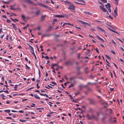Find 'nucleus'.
<instances>
[{"mask_svg":"<svg viewBox=\"0 0 124 124\" xmlns=\"http://www.w3.org/2000/svg\"><path fill=\"white\" fill-rule=\"evenodd\" d=\"M74 2L76 4H81V5H85V4H81V3H80L74 1Z\"/></svg>","mask_w":124,"mask_h":124,"instance_id":"nucleus-25","label":"nucleus"},{"mask_svg":"<svg viewBox=\"0 0 124 124\" xmlns=\"http://www.w3.org/2000/svg\"><path fill=\"white\" fill-rule=\"evenodd\" d=\"M34 88V87H31V88H29L28 89L26 90V91H27L31 89H32L33 88Z\"/></svg>","mask_w":124,"mask_h":124,"instance_id":"nucleus-38","label":"nucleus"},{"mask_svg":"<svg viewBox=\"0 0 124 124\" xmlns=\"http://www.w3.org/2000/svg\"><path fill=\"white\" fill-rule=\"evenodd\" d=\"M84 13L86 14H88L90 16H92V14L89 12L85 11L84 12Z\"/></svg>","mask_w":124,"mask_h":124,"instance_id":"nucleus-14","label":"nucleus"},{"mask_svg":"<svg viewBox=\"0 0 124 124\" xmlns=\"http://www.w3.org/2000/svg\"><path fill=\"white\" fill-rule=\"evenodd\" d=\"M36 85H37V89H39L40 88V87L39 86L38 84H37Z\"/></svg>","mask_w":124,"mask_h":124,"instance_id":"nucleus-49","label":"nucleus"},{"mask_svg":"<svg viewBox=\"0 0 124 124\" xmlns=\"http://www.w3.org/2000/svg\"><path fill=\"white\" fill-rule=\"evenodd\" d=\"M25 66L28 69H30V68L29 67H28L26 64Z\"/></svg>","mask_w":124,"mask_h":124,"instance_id":"nucleus-48","label":"nucleus"},{"mask_svg":"<svg viewBox=\"0 0 124 124\" xmlns=\"http://www.w3.org/2000/svg\"><path fill=\"white\" fill-rule=\"evenodd\" d=\"M117 7H116L115 8V9L114 10V12L116 14V16H117Z\"/></svg>","mask_w":124,"mask_h":124,"instance_id":"nucleus-12","label":"nucleus"},{"mask_svg":"<svg viewBox=\"0 0 124 124\" xmlns=\"http://www.w3.org/2000/svg\"><path fill=\"white\" fill-rule=\"evenodd\" d=\"M2 17H3L5 18H7V16L5 15H3L2 16Z\"/></svg>","mask_w":124,"mask_h":124,"instance_id":"nucleus-56","label":"nucleus"},{"mask_svg":"<svg viewBox=\"0 0 124 124\" xmlns=\"http://www.w3.org/2000/svg\"><path fill=\"white\" fill-rule=\"evenodd\" d=\"M108 9L109 12H111V9H110V8H109Z\"/></svg>","mask_w":124,"mask_h":124,"instance_id":"nucleus-62","label":"nucleus"},{"mask_svg":"<svg viewBox=\"0 0 124 124\" xmlns=\"http://www.w3.org/2000/svg\"><path fill=\"white\" fill-rule=\"evenodd\" d=\"M65 4L69 6L68 9L70 10H74L75 9V6L70 2L68 1H65Z\"/></svg>","mask_w":124,"mask_h":124,"instance_id":"nucleus-1","label":"nucleus"},{"mask_svg":"<svg viewBox=\"0 0 124 124\" xmlns=\"http://www.w3.org/2000/svg\"><path fill=\"white\" fill-rule=\"evenodd\" d=\"M120 61L122 62L123 63H124V60L122 59H120Z\"/></svg>","mask_w":124,"mask_h":124,"instance_id":"nucleus-51","label":"nucleus"},{"mask_svg":"<svg viewBox=\"0 0 124 124\" xmlns=\"http://www.w3.org/2000/svg\"><path fill=\"white\" fill-rule=\"evenodd\" d=\"M83 86L82 85H79L78 86V87L79 88V89L80 90H81V89H82V87Z\"/></svg>","mask_w":124,"mask_h":124,"instance_id":"nucleus-20","label":"nucleus"},{"mask_svg":"<svg viewBox=\"0 0 124 124\" xmlns=\"http://www.w3.org/2000/svg\"><path fill=\"white\" fill-rule=\"evenodd\" d=\"M96 36L99 39L102 41L103 42H105V41L102 38H100L98 36L96 35Z\"/></svg>","mask_w":124,"mask_h":124,"instance_id":"nucleus-8","label":"nucleus"},{"mask_svg":"<svg viewBox=\"0 0 124 124\" xmlns=\"http://www.w3.org/2000/svg\"><path fill=\"white\" fill-rule=\"evenodd\" d=\"M105 6L108 9L110 8L111 7L110 4L109 3H108L107 4L105 5Z\"/></svg>","mask_w":124,"mask_h":124,"instance_id":"nucleus-9","label":"nucleus"},{"mask_svg":"<svg viewBox=\"0 0 124 124\" xmlns=\"http://www.w3.org/2000/svg\"><path fill=\"white\" fill-rule=\"evenodd\" d=\"M39 6H41L42 7H44L46 8L48 7V6L45 5L44 4H43L41 3H39L38 4Z\"/></svg>","mask_w":124,"mask_h":124,"instance_id":"nucleus-4","label":"nucleus"},{"mask_svg":"<svg viewBox=\"0 0 124 124\" xmlns=\"http://www.w3.org/2000/svg\"><path fill=\"white\" fill-rule=\"evenodd\" d=\"M12 25L13 26V27L16 30H17V28H16V26L15 25V24H14L12 23Z\"/></svg>","mask_w":124,"mask_h":124,"instance_id":"nucleus-16","label":"nucleus"},{"mask_svg":"<svg viewBox=\"0 0 124 124\" xmlns=\"http://www.w3.org/2000/svg\"><path fill=\"white\" fill-rule=\"evenodd\" d=\"M94 50H95L96 52H97L98 53H99V51L97 49V48H95V49H94Z\"/></svg>","mask_w":124,"mask_h":124,"instance_id":"nucleus-41","label":"nucleus"},{"mask_svg":"<svg viewBox=\"0 0 124 124\" xmlns=\"http://www.w3.org/2000/svg\"><path fill=\"white\" fill-rule=\"evenodd\" d=\"M72 101L75 103H77L78 102V101L76 99L75 100H74V99H73V100H72Z\"/></svg>","mask_w":124,"mask_h":124,"instance_id":"nucleus-28","label":"nucleus"},{"mask_svg":"<svg viewBox=\"0 0 124 124\" xmlns=\"http://www.w3.org/2000/svg\"><path fill=\"white\" fill-rule=\"evenodd\" d=\"M7 23H9L11 22V20H9V19L7 20Z\"/></svg>","mask_w":124,"mask_h":124,"instance_id":"nucleus-35","label":"nucleus"},{"mask_svg":"<svg viewBox=\"0 0 124 124\" xmlns=\"http://www.w3.org/2000/svg\"><path fill=\"white\" fill-rule=\"evenodd\" d=\"M113 64H114V65L115 66V67L117 69H118V68L117 67V65L114 63H113Z\"/></svg>","mask_w":124,"mask_h":124,"instance_id":"nucleus-61","label":"nucleus"},{"mask_svg":"<svg viewBox=\"0 0 124 124\" xmlns=\"http://www.w3.org/2000/svg\"><path fill=\"white\" fill-rule=\"evenodd\" d=\"M112 41L114 45H116V42L113 40H112Z\"/></svg>","mask_w":124,"mask_h":124,"instance_id":"nucleus-44","label":"nucleus"},{"mask_svg":"<svg viewBox=\"0 0 124 124\" xmlns=\"http://www.w3.org/2000/svg\"><path fill=\"white\" fill-rule=\"evenodd\" d=\"M34 96L35 98L36 99H40V97H39L38 95H37L36 94H34Z\"/></svg>","mask_w":124,"mask_h":124,"instance_id":"nucleus-13","label":"nucleus"},{"mask_svg":"<svg viewBox=\"0 0 124 124\" xmlns=\"http://www.w3.org/2000/svg\"><path fill=\"white\" fill-rule=\"evenodd\" d=\"M121 49L124 52V49L123 48L121 47H120Z\"/></svg>","mask_w":124,"mask_h":124,"instance_id":"nucleus-64","label":"nucleus"},{"mask_svg":"<svg viewBox=\"0 0 124 124\" xmlns=\"http://www.w3.org/2000/svg\"><path fill=\"white\" fill-rule=\"evenodd\" d=\"M26 1L30 4H32V1L30 0H28Z\"/></svg>","mask_w":124,"mask_h":124,"instance_id":"nucleus-26","label":"nucleus"},{"mask_svg":"<svg viewBox=\"0 0 124 124\" xmlns=\"http://www.w3.org/2000/svg\"><path fill=\"white\" fill-rule=\"evenodd\" d=\"M30 48L31 49V53L34 52V50L32 46H31Z\"/></svg>","mask_w":124,"mask_h":124,"instance_id":"nucleus-19","label":"nucleus"},{"mask_svg":"<svg viewBox=\"0 0 124 124\" xmlns=\"http://www.w3.org/2000/svg\"><path fill=\"white\" fill-rule=\"evenodd\" d=\"M80 53H78V59H79L80 58Z\"/></svg>","mask_w":124,"mask_h":124,"instance_id":"nucleus-46","label":"nucleus"},{"mask_svg":"<svg viewBox=\"0 0 124 124\" xmlns=\"http://www.w3.org/2000/svg\"><path fill=\"white\" fill-rule=\"evenodd\" d=\"M22 18L23 19H25V16H24V15H22Z\"/></svg>","mask_w":124,"mask_h":124,"instance_id":"nucleus-55","label":"nucleus"},{"mask_svg":"<svg viewBox=\"0 0 124 124\" xmlns=\"http://www.w3.org/2000/svg\"><path fill=\"white\" fill-rule=\"evenodd\" d=\"M74 85V84L72 83H71V85H70L69 86V88H70L72 87Z\"/></svg>","mask_w":124,"mask_h":124,"instance_id":"nucleus-24","label":"nucleus"},{"mask_svg":"<svg viewBox=\"0 0 124 124\" xmlns=\"http://www.w3.org/2000/svg\"><path fill=\"white\" fill-rule=\"evenodd\" d=\"M69 97H70V98L71 99H72L73 100V99H74L73 98V97H72V96L70 95V94H69Z\"/></svg>","mask_w":124,"mask_h":124,"instance_id":"nucleus-32","label":"nucleus"},{"mask_svg":"<svg viewBox=\"0 0 124 124\" xmlns=\"http://www.w3.org/2000/svg\"><path fill=\"white\" fill-rule=\"evenodd\" d=\"M108 17L109 18H111L112 19H113V18L110 15H109L108 16Z\"/></svg>","mask_w":124,"mask_h":124,"instance_id":"nucleus-59","label":"nucleus"},{"mask_svg":"<svg viewBox=\"0 0 124 124\" xmlns=\"http://www.w3.org/2000/svg\"><path fill=\"white\" fill-rule=\"evenodd\" d=\"M102 10L104 12H106V11L107 10L104 8H103Z\"/></svg>","mask_w":124,"mask_h":124,"instance_id":"nucleus-33","label":"nucleus"},{"mask_svg":"<svg viewBox=\"0 0 124 124\" xmlns=\"http://www.w3.org/2000/svg\"><path fill=\"white\" fill-rule=\"evenodd\" d=\"M77 78V77L75 76H72L70 78V81H73L76 78Z\"/></svg>","mask_w":124,"mask_h":124,"instance_id":"nucleus-5","label":"nucleus"},{"mask_svg":"<svg viewBox=\"0 0 124 124\" xmlns=\"http://www.w3.org/2000/svg\"><path fill=\"white\" fill-rule=\"evenodd\" d=\"M116 1V5H117L118 4V2L119 1V0H115Z\"/></svg>","mask_w":124,"mask_h":124,"instance_id":"nucleus-31","label":"nucleus"},{"mask_svg":"<svg viewBox=\"0 0 124 124\" xmlns=\"http://www.w3.org/2000/svg\"><path fill=\"white\" fill-rule=\"evenodd\" d=\"M10 7H11L10 8V9H12V10H14L15 9L14 8H13V6L11 5L10 6Z\"/></svg>","mask_w":124,"mask_h":124,"instance_id":"nucleus-42","label":"nucleus"},{"mask_svg":"<svg viewBox=\"0 0 124 124\" xmlns=\"http://www.w3.org/2000/svg\"><path fill=\"white\" fill-rule=\"evenodd\" d=\"M32 53V54L34 55V57H35V59H36V60H37V58H36V56L35 55V54L34 53V52H33Z\"/></svg>","mask_w":124,"mask_h":124,"instance_id":"nucleus-34","label":"nucleus"},{"mask_svg":"<svg viewBox=\"0 0 124 124\" xmlns=\"http://www.w3.org/2000/svg\"><path fill=\"white\" fill-rule=\"evenodd\" d=\"M52 35L51 34H46V36L47 37H49Z\"/></svg>","mask_w":124,"mask_h":124,"instance_id":"nucleus-58","label":"nucleus"},{"mask_svg":"<svg viewBox=\"0 0 124 124\" xmlns=\"http://www.w3.org/2000/svg\"><path fill=\"white\" fill-rule=\"evenodd\" d=\"M22 6H23V7L25 8H26V5H25V4H23L22 5Z\"/></svg>","mask_w":124,"mask_h":124,"instance_id":"nucleus-63","label":"nucleus"},{"mask_svg":"<svg viewBox=\"0 0 124 124\" xmlns=\"http://www.w3.org/2000/svg\"><path fill=\"white\" fill-rule=\"evenodd\" d=\"M46 16V15H45L44 16L42 15V16L41 19L40 20L41 21H43L45 19V17Z\"/></svg>","mask_w":124,"mask_h":124,"instance_id":"nucleus-7","label":"nucleus"},{"mask_svg":"<svg viewBox=\"0 0 124 124\" xmlns=\"http://www.w3.org/2000/svg\"><path fill=\"white\" fill-rule=\"evenodd\" d=\"M40 13V11L39 10H37V12L35 13L36 15L38 16Z\"/></svg>","mask_w":124,"mask_h":124,"instance_id":"nucleus-11","label":"nucleus"},{"mask_svg":"<svg viewBox=\"0 0 124 124\" xmlns=\"http://www.w3.org/2000/svg\"><path fill=\"white\" fill-rule=\"evenodd\" d=\"M85 25H87L88 26H90V24L86 22L85 23Z\"/></svg>","mask_w":124,"mask_h":124,"instance_id":"nucleus-47","label":"nucleus"},{"mask_svg":"<svg viewBox=\"0 0 124 124\" xmlns=\"http://www.w3.org/2000/svg\"><path fill=\"white\" fill-rule=\"evenodd\" d=\"M113 72H114V75L115 76V77L116 78H117V76H116V73H115V71H113Z\"/></svg>","mask_w":124,"mask_h":124,"instance_id":"nucleus-60","label":"nucleus"},{"mask_svg":"<svg viewBox=\"0 0 124 124\" xmlns=\"http://www.w3.org/2000/svg\"><path fill=\"white\" fill-rule=\"evenodd\" d=\"M86 116L88 120H91L94 119L95 120L97 121L98 119V117L93 114H92L91 116H90L89 114H86Z\"/></svg>","mask_w":124,"mask_h":124,"instance_id":"nucleus-2","label":"nucleus"},{"mask_svg":"<svg viewBox=\"0 0 124 124\" xmlns=\"http://www.w3.org/2000/svg\"><path fill=\"white\" fill-rule=\"evenodd\" d=\"M65 16V15H59V17H60V18L64 17Z\"/></svg>","mask_w":124,"mask_h":124,"instance_id":"nucleus-22","label":"nucleus"},{"mask_svg":"<svg viewBox=\"0 0 124 124\" xmlns=\"http://www.w3.org/2000/svg\"><path fill=\"white\" fill-rule=\"evenodd\" d=\"M87 89L88 90H90V91H93V90L92 89H90L89 87H88L87 88Z\"/></svg>","mask_w":124,"mask_h":124,"instance_id":"nucleus-53","label":"nucleus"},{"mask_svg":"<svg viewBox=\"0 0 124 124\" xmlns=\"http://www.w3.org/2000/svg\"><path fill=\"white\" fill-rule=\"evenodd\" d=\"M51 83L52 84H53L54 85H57V84L56 83H55L54 82H51Z\"/></svg>","mask_w":124,"mask_h":124,"instance_id":"nucleus-39","label":"nucleus"},{"mask_svg":"<svg viewBox=\"0 0 124 124\" xmlns=\"http://www.w3.org/2000/svg\"><path fill=\"white\" fill-rule=\"evenodd\" d=\"M104 3H106L107 2V1L106 0H101Z\"/></svg>","mask_w":124,"mask_h":124,"instance_id":"nucleus-27","label":"nucleus"},{"mask_svg":"<svg viewBox=\"0 0 124 124\" xmlns=\"http://www.w3.org/2000/svg\"><path fill=\"white\" fill-rule=\"evenodd\" d=\"M111 52L113 54H116L115 52L113 51L112 50H111Z\"/></svg>","mask_w":124,"mask_h":124,"instance_id":"nucleus-43","label":"nucleus"},{"mask_svg":"<svg viewBox=\"0 0 124 124\" xmlns=\"http://www.w3.org/2000/svg\"><path fill=\"white\" fill-rule=\"evenodd\" d=\"M0 96L3 97H6L5 96H4L3 94H1L0 95Z\"/></svg>","mask_w":124,"mask_h":124,"instance_id":"nucleus-45","label":"nucleus"},{"mask_svg":"<svg viewBox=\"0 0 124 124\" xmlns=\"http://www.w3.org/2000/svg\"><path fill=\"white\" fill-rule=\"evenodd\" d=\"M19 121H20L23 122H25L26 121V120H24L20 119Z\"/></svg>","mask_w":124,"mask_h":124,"instance_id":"nucleus-23","label":"nucleus"},{"mask_svg":"<svg viewBox=\"0 0 124 124\" xmlns=\"http://www.w3.org/2000/svg\"><path fill=\"white\" fill-rule=\"evenodd\" d=\"M79 92H77V93H75V94L76 95H77L78 94H79Z\"/></svg>","mask_w":124,"mask_h":124,"instance_id":"nucleus-50","label":"nucleus"},{"mask_svg":"<svg viewBox=\"0 0 124 124\" xmlns=\"http://www.w3.org/2000/svg\"><path fill=\"white\" fill-rule=\"evenodd\" d=\"M100 8L102 10V9L104 7L102 6H100Z\"/></svg>","mask_w":124,"mask_h":124,"instance_id":"nucleus-57","label":"nucleus"},{"mask_svg":"<svg viewBox=\"0 0 124 124\" xmlns=\"http://www.w3.org/2000/svg\"><path fill=\"white\" fill-rule=\"evenodd\" d=\"M4 111L7 113H9L10 112V110L9 109L4 110Z\"/></svg>","mask_w":124,"mask_h":124,"instance_id":"nucleus-17","label":"nucleus"},{"mask_svg":"<svg viewBox=\"0 0 124 124\" xmlns=\"http://www.w3.org/2000/svg\"><path fill=\"white\" fill-rule=\"evenodd\" d=\"M58 67L59 68H60L61 69H62L63 67L62 66H59L58 65H57Z\"/></svg>","mask_w":124,"mask_h":124,"instance_id":"nucleus-54","label":"nucleus"},{"mask_svg":"<svg viewBox=\"0 0 124 124\" xmlns=\"http://www.w3.org/2000/svg\"><path fill=\"white\" fill-rule=\"evenodd\" d=\"M46 36H46V34H44L43 35H42L41 36V38H43L44 37H46Z\"/></svg>","mask_w":124,"mask_h":124,"instance_id":"nucleus-30","label":"nucleus"},{"mask_svg":"<svg viewBox=\"0 0 124 124\" xmlns=\"http://www.w3.org/2000/svg\"><path fill=\"white\" fill-rule=\"evenodd\" d=\"M79 22H80L81 23L85 24V22H84L82 21L81 20H79Z\"/></svg>","mask_w":124,"mask_h":124,"instance_id":"nucleus-21","label":"nucleus"},{"mask_svg":"<svg viewBox=\"0 0 124 124\" xmlns=\"http://www.w3.org/2000/svg\"><path fill=\"white\" fill-rule=\"evenodd\" d=\"M108 30L110 31H112V32H114V33H117V34L119 35H120V34L118 33V32H117V31H115L114 30H112L110 28H108Z\"/></svg>","mask_w":124,"mask_h":124,"instance_id":"nucleus-10","label":"nucleus"},{"mask_svg":"<svg viewBox=\"0 0 124 124\" xmlns=\"http://www.w3.org/2000/svg\"><path fill=\"white\" fill-rule=\"evenodd\" d=\"M4 92L7 94H8L9 93L8 91V90L4 91Z\"/></svg>","mask_w":124,"mask_h":124,"instance_id":"nucleus-37","label":"nucleus"},{"mask_svg":"<svg viewBox=\"0 0 124 124\" xmlns=\"http://www.w3.org/2000/svg\"><path fill=\"white\" fill-rule=\"evenodd\" d=\"M39 94H40L41 96H45V94H43L41 93H39Z\"/></svg>","mask_w":124,"mask_h":124,"instance_id":"nucleus-52","label":"nucleus"},{"mask_svg":"<svg viewBox=\"0 0 124 124\" xmlns=\"http://www.w3.org/2000/svg\"><path fill=\"white\" fill-rule=\"evenodd\" d=\"M2 2H4V3H6V4H9V1H8V2H6L5 1H2Z\"/></svg>","mask_w":124,"mask_h":124,"instance_id":"nucleus-40","label":"nucleus"},{"mask_svg":"<svg viewBox=\"0 0 124 124\" xmlns=\"http://www.w3.org/2000/svg\"><path fill=\"white\" fill-rule=\"evenodd\" d=\"M58 65V63H56V64H52L51 65H52V67H51V68H52L53 70H52V71L53 72H54L55 73V68H54V66L55 65L57 66V65Z\"/></svg>","mask_w":124,"mask_h":124,"instance_id":"nucleus-3","label":"nucleus"},{"mask_svg":"<svg viewBox=\"0 0 124 124\" xmlns=\"http://www.w3.org/2000/svg\"><path fill=\"white\" fill-rule=\"evenodd\" d=\"M97 27L98 29L100 30L101 31H102V32H105V30L104 29H103L101 28V27H99V26H97Z\"/></svg>","mask_w":124,"mask_h":124,"instance_id":"nucleus-6","label":"nucleus"},{"mask_svg":"<svg viewBox=\"0 0 124 124\" xmlns=\"http://www.w3.org/2000/svg\"><path fill=\"white\" fill-rule=\"evenodd\" d=\"M32 105H30V106L31 107H34L35 105V104L33 103H32Z\"/></svg>","mask_w":124,"mask_h":124,"instance_id":"nucleus-29","label":"nucleus"},{"mask_svg":"<svg viewBox=\"0 0 124 124\" xmlns=\"http://www.w3.org/2000/svg\"><path fill=\"white\" fill-rule=\"evenodd\" d=\"M70 63H71V62L69 60L67 62H65V64L66 65H67L68 64H70Z\"/></svg>","mask_w":124,"mask_h":124,"instance_id":"nucleus-15","label":"nucleus"},{"mask_svg":"<svg viewBox=\"0 0 124 124\" xmlns=\"http://www.w3.org/2000/svg\"><path fill=\"white\" fill-rule=\"evenodd\" d=\"M54 16L55 17H59V15H55Z\"/></svg>","mask_w":124,"mask_h":124,"instance_id":"nucleus-36","label":"nucleus"},{"mask_svg":"<svg viewBox=\"0 0 124 124\" xmlns=\"http://www.w3.org/2000/svg\"><path fill=\"white\" fill-rule=\"evenodd\" d=\"M88 111L89 112L92 113L93 112V110L92 109L90 108L89 109Z\"/></svg>","mask_w":124,"mask_h":124,"instance_id":"nucleus-18","label":"nucleus"}]
</instances>
